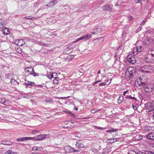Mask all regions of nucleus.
Instances as JSON below:
<instances>
[{"mask_svg":"<svg viewBox=\"0 0 154 154\" xmlns=\"http://www.w3.org/2000/svg\"><path fill=\"white\" fill-rule=\"evenodd\" d=\"M141 0H135V2L136 3H139Z\"/></svg>","mask_w":154,"mask_h":154,"instance_id":"obj_60","label":"nucleus"},{"mask_svg":"<svg viewBox=\"0 0 154 154\" xmlns=\"http://www.w3.org/2000/svg\"><path fill=\"white\" fill-rule=\"evenodd\" d=\"M100 86H105L106 85V83L104 82H102L99 84Z\"/></svg>","mask_w":154,"mask_h":154,"instance_id":"obj_52","label":"nucleus"},{"mask_svg":"<svg viewBox=\"0 0 154 154\" xmlns=\"http://www.w3.org/2000/svg\"><path fill=\"white\" fill-rule=\"evenodd\" d=\"M83 141L81 140H78L76 142L75 146L78 148H84L85 146L83 144Z\"/></svg>","mask_w":154,"mask_h":154,"instance_id":"obj_9","label":"nucleus"},{"mask_svg":"<svg viewBox=\"0 0 154 154\" xmlns=\"http://www.w3.org/2000/svg\"><path fill=\"white\" fill-rule=\"evenodd\" d=\"M2 144L6 145H10L12 144V143L10 141H3Z\"/></svg>","mask_w":154,"mask_h":154,"instance_id":"obj_25","label":"nucleus"},{"mask_svg":"<svg viewBox=\"0 0 154 154\" xmlns=\"http://www.w3.org/2000/svg\"><path fill=\"white\" fill-rule=\"evenodd\" d=\"M5 99L4 98H3L1 99L0 102L1 103L3 104L4 103H5Z\"/></svg>","mask_w":154,"mask_h":154,"instance_id":"obj_48","label":"nucleus"},{"mask_svg":"<svg viewBox=\"0 0 154 154\" xmlns=\"http://www.w3.org/2000/svg\"><path fill=\"white\" fill-rule=\"evenodd\" d=\"M33 138L32 137H23L17 138V142H23L24 140H32Z\"/></svg>","mask_w":154,"mask_h":154,"instance_id":"obj_12","label":"nucleus"},{"mask_svg":"<svg viewBox=\"0 0 154 154\" xmlns=\"http://www.w3.org/2000/svg\"><path fill=\"white\" fill-rule=\"evenodd\" d=\"M93 32H91L93 35L97 34L100 33L101 31V28L100 27H97V28L93 29Z\"/></svg>","mask_w":154,"mask_h":154,"instance_id":"obj_14","label":"nucleus"},{"mask_svg":"<svg viewBox=\"0 0 154 154\" xmlns=\"http://www.w3.org/2000/svg\"><path fill=\"white\" fill-rule=\"evenodd\" d=\"M98 82H99V81H97V82H95L94 83L93 85H96V84Z\"/></svg>","mask_w":154,"mask_h":154,"instance_id":"obj_64","label":"nucleus"},{"mask_svg":"<svg viewBox=\"0 0 154 154\" xmlns=\"http://www.w3.org/2000/svg\"><path fill=\"white\" fill-rule=\"evenodd\" d=\"M26 18L27 19H30L32 20H34L36 19V18L34 17H32L31 16L27 17Z\"/></svg>","mask_w":154,"mask_h":154,"instance_id":"obj_37","label":"nucleus"},{"mask_svg":"<svg viewBox=\"0 0 154 154\" xmlns=\"http://www.w3.org/2000/svg\"><path fill=\"white\" fill-rule=\"evenodd\" d=\"M153 40L152 38H147L146 40L144 42V43L146 45H150V44L153 42Z\"/></svg>","mask_w":154,"mask_h":154,"instance_id":"obj_16","label":"nucleus"},{"mask_svg":"<svg viewBox=\"0 0 154 154\" xmlns=\"http://www.w3.org/2000/svg\"><path fill=\"white\" fill-rule=\"evenodd\" d=\"M79 72L83 73L84 72V70L82 68H80L79 69Z\"/></svg>","mask_w":154,"mask_h":154,"instance_id":"obj_47","label":"nucleus"},{"mask_svg":"<svg viewBox=\"0 0 154 154\" xmlns=\"http://www.w3.org/2000/svg\"><path fill=\"white\" fill-rule=\"evenodd\" d=\"M65 112H67V113H69L70 114H72V116H74V114H73L72 112L70 111H65Z\"/></svg>","mask_w":154,"mask_h":154,"instance_id":"obj_55","label":"nucleus"},{"mask_svg":"<svg viewBox=\"0 0 154 154\" xmlns=\"http://www.w3.org/2000/svg\"><path fill=\"white\" fill-rule=\"evenodd\" d=\"M135 49V48H134L133 51V54L134 55H136L137 54L138 52L137 51L134 50Z\"/></svg>","mask_w":154,"mask_h":154,"instance_id":"obj_43","label":"nucleus"},{"mask_svg":"<svg viewBox=\"0 0 154 154\" xmlns=\"http://www.w3.org/2000/svg\"><path fill=\"white\" fill-rule=\"evenodd\" d=\"M2 32L5 35H8L9 33L10 32L8 28H5L3 29Z\"/></svg>","mask_w":154,"mask_h":154,"instance_id":"obj_21","label":"nucleus"},{"mask_svg":"<svg viewBox=\"0 0 154 154\" xmlns=\"http://www.w3.org/2000/svg\"><path fill=\"white\" fill-rule=\"evenodd\" d=\"M136 137L138 138L137 140H141L143 138V136L139 135H137Z\"/></svg>","mask_w":154,"mask_h":154,"instance_id":"obj_42","label":"nucleus"},{"mask_svg":"<svg viewBox=\"0 0 154 154\" xmlns=\"http://www.w3.org/2000/svg\"><path fill=\"white\" fill-rule=\"evenodd\" d=\"M47 136V134H42L38 135L35 137H32L33 138L32 140H43L44 139L46 138Z\"/></svg>","mask_w":154,"mask_h":154,"instance_id":"obj_6","label":"nucleus"},{"mask_svg":"<svg viewBox=\"0 0 154 154\" xmlns=\"http://www.w3.org/2000/svg\"><path fill=\"white\" fill-rule=\"evenodd\" d=\"M126 98L127 99H132L137 100V99L134 97H132L131 95H128L126 96Z\"/></svg>","mask_w":154,"mask_h":154,"instance_id":"obj_30","label":"nucleus"},{"mask_svg":"<svg viewBox=\"0 0 154 154\" xmlns=\"http://www.w3.org/2000/svg\"><path fill=\"white\" fill-rule=\"evenodd\" d=\"M112 6L109 4H106L103 6L102 9L104 11H112Z\"/></svg>","mask_w":154,"mask_h":154,"instance_id":"obj_11","label":"nucleus"},{"mask_svg":"<svg viewBox=\"0 0 154 154\" xmlns=\"http://www.w3.org/2000/svg\"><path fill=\"white\" fill-rule=\"evenodd\" d=\"M15 145H22L23 144V143H15Z\"/></svg>","mask_w":154,"mask_h":154,"instance_id":"obj_58","label":"nucleus"},{"mask_svg":"<svg viewBox=\"0 0 154 154\" xmlns=\"http://www.w3.org/2000/svg\"><path fill=\"white\" fill-rule=\"evenodd\" d=\"M112 139L113 141V143H114L115 142H116V141H119V140L120 139L119 138H114V139Z\"/></svg>","mask_w":154,"mask_h":154,"instance_id":"obj_50","label":"nucleus"},{"mask_svg":"<svg viewBox=\"0 0 154 154\" xmlns=\"http://www.w3.org/2000/svg\"><path fill=\"white\" fill-rule=\"evenodd\" d=\"M147 138L149 140H154V132L149 134L147 136Z\"/></svg>","mask_w":154,"mask_h":154,"instance_id":"obj_17","label":"nucleus"},{"mask_svg":"<svg viewBox=\"0 0 154 154\" xmlns=\"http://www.w3.org/2000/svg\"><path fill=\"white\" fill-rule=\"evenodd\" d=\"M124 99L123 96H120L119 97L117 100L118 103H120L122 102Z\"/></svg>","mask_w":154,"mask_h":154,"instance_id":"obj_26","label":"nucleus"},{"mask_svg":"<svg viewBox=\"0 0 154 154\" xmlns=\"http://www.w3.org/2000/svg\"><path fill=\"white\" fill-rule=\"evenodd\" d=\"M42 148L41 147L35 146L32 148V150L33 151H41Z\"/></svg>","mask_w":154,"mask_h":154,"instance_id":"obj_24","label":"nucleus"},{"mask_svg":"<svg viewBox=\"0 0 154 154\" xmlns=\"http://www.w3.org/2000/svg\"><path fill=\"white\" fill-rule=\"evenodd\" d=\"M16 50L17 52L19 54H21L22 52L21 48H16Z\"/></svg>","mask_w":154,"mask_h":154,"instance_id":"obj_33","label":"nucleus"},{"mask_svg":"<svg viewBox=\"0 0 154 154\" xmlns=\"http://www.w3.org/2000/svg\"><path fill=\"white\" fill-rule=\"evenodd\" d=\"M35 84L34 82H31L30 81H28L27 82L24 83L23 85L26 86V87H30V86H32L33 85Z\"/></svg>","mask_w":154,"mask_h":154,"instance_id":"obj_18","label":"nucleus"},{"mask_svg":"<svg viewBox=\"0 0 154 154\" xmlns=\"http://www.w3.org/2000/svg\"><path fill=\"white\" fill-rule=\"evenodd\" d=\"M96 40H97L99 42L101 43L103 41V40H104V38L103 37H102L100 38H99Z\"/></svg>","mask_w":154,"mask_h":154,"instance_id":"obj_36","label":"nucleus"},{"mask_svg":"<svg viewBox=\"0 0 154 154\" xmlns=\"http://www.w3.org/2000/svg\"><path fill=\"white\" fill-rule=\"evenodd\" d=\"M56 78H55V79L53 80V82L54 84H57L58 83V81L56 79Z\"/></svg>","mask_w":154,"mask_h":154,"instance_id":"obj_46","label":"nucleus"},{"mask_svg":"<svg viewBox=\"0 0 154 154\" xmlns=\"http://www.w3.org/2000/svg\"><path fill=\"white\" fill-rule=\"evenodd\" d=\"M80 151V150H79V149H78V150H75V149H74V152H79Z\"/></svg>","mask_w":154,"mask_h":154,"instance_id":"obj_61","label":"nucleus"},{"mask_svg":"<svg viewBox=\"0 0 154 154\" xmlns=\"http://www.w3.org/2000/svg\"><path fill=\"white\" fill-rule=\"evenodd\" d=\"M24 70L26 72H27L28 74L31 75L32 72L34 71V69L32 67H29L26 68Z\"/></svg>","mask_w":154,"mask_h":154,"instance_id":"obj_15","label":"nucleus"},{"mask_svg":"<svg viewBox=\"0 0 154 154\" xmlns=\"http://www.w3.org/2000/svg\"><path fill=\"white\" fill-rule=\"evenodd\" d=\"M40 131L37 130L35 129L32 131V133L33 134L38 133Z\"/></svg>","mask_w":154,"mask_h":154,"instance_id":"obj_41","label":"nucleus"},{"mask_svg":"<svg viewBox=\"0 0 154 154\" xmlns=\"http://www.w3.org/2000/svg\"><path fill=\"white\" fill-rule=\"evenodd\" d=\"M146 20H147L146 19L144 18L143 20L142 21V22L141 23V24L142 25H144V24H145V23L146 22Z\"/></svg>","mask_w":154,"mask_h":154,"instance_id":"obj_45","label":"nucleus"},{"mask_svg":"<svg viewBox=\"0 0 154 154\" xmlns=\"http://www.w3.org/2000/svg\"><path fill=\"white\" fill-rule=\"evenodd\" d=\"M90 118V117L87 116L86 117H84V118H82V119H89Z\"/></svg>","mask_w":154,"mask_h":154,"instance_id":"obj_63","label":"nucleus"},{"mask_svg":"<svg viewBox=\"0 0 154 154\" xmlns=\"http://www.w3.org/2000/svg\"><path fill=\"white\" fill-rule=\"evenodd\" d=\"M45 101L47 103H51L53 102V100L51 99H47L45 100Z\"/></svg>","mask_w":154,"mask_h":154,"instance_id":"obj_39","label":"nucleus"},{"mask_svg":"<svg viewBox=\"0 0 154 154\" xmlns=\"http://www.w3.org/2000/svg\"><path fill=\"white\" fill-rule=\"evenodd\" d=\"M3 104L5 105H8V101L5 99V103H4Z\"/></svg>","mask_w":154,"mask_h":154,"instance_id":"obj_54","label":"nucleus"},{"mask_svg":"<svg viewBox=\"0 0 154 154\" xmlns=\"http://www.w3.org/2000/svg\"><path fill=\"white\" fill-rule=\"evenodd\" d=\"M15 42L18 46H22L25 44V41L23 39H21L16 40Z\"/></svg>","mask_w":154,"mask_h":154,"instance_id":"obj_10","label":"nucleus"},{"mask_svg":"<svg viewBox=\"0 0 154 154\" xmlns=\"http://www.w3.org/2000/svg\"><path fill=\"white\" fill-rule=\"evenodd\" d=\"M146 82V77L143 75H140L136 80L135 85L137 87H144Z\"/></svg>","mask_w":154,"mask_h":154,"instance_id":"obj_1","label":"nucleus"},{"mask_svg":"<svg viewBox=\"0 0 154 154\" xmlns=\"http://www.w3.org/2000/svg\"><path fill=\"white\" fill-rule=\"evenodd\" d=\"M11 150H8L6 151L5 153V154H11Z\"/></svg>","mask_w":154,"mask_h":154,"instance_id":"obj_51","label":"nucleus"},{"mask_svg":"<svg viewBox=\"0 0 154 154\" xmlns=\"http://www.w3.org/2000/svg\"><path fill=\"white\" fill-rule=\"evenodd\" d=\"M133 17L132 16H130L128 17V19L129 21H131L133 19Z\"/></svg>","mask_w":154,"mask_h":154,"instance_id":"obj_53","label":"nucleus"},{"mask_svg":"<svg viewBox=\"0 0 154 154\" xmlns=\"http://www.w3.org/2000/svg\"><path fill=\"white\" fill-rule=\"evenodd\" d=\"M147 54L154 60V50L153 48H149L148 49Z\"/></svg>","mask_w":154,"mask_h":154,"instance_id":"obj_8","label":"nucleus"},{"mask_svg":"<svg viewBox=\"0 0 154 154\" xmlns=\"http://www.w3.org/2000/svg\"><path fill=\"white\" fill-rule=\"evenodd\" d=\"M94 127L96 129L101 130L105 129L106 128H102L101 127H98L97 126H94Z\"/></svg>","mask_w":154,"mask_h":154,"instance_id":"obj_38","label":"nucleus"},{"mask_svg":"<svg viewBox=\"0 0 154 154\" xmlns=\"http://www.w3.org/2000/svg\"><path fill=\"white\" fill-rule=\"evenodd\" d=\"M144 87V91L146 92H151L154 91V84H146Z\"/></svg>","mask_w":154,"mask_h":154,"instance_id":"obj_3","label":"nucleus"},{"mask_svg":"<svg viewBox=\"0 0 154 154\" xmlns=\"http://www.w3.org/2000/svg\"><path fill=\"white\" fill-rule=\"evenodd\" d=\"M121 0H119L115 4V6H119L121 5Z\"/></svg>","mask_w":154,"mask_h":154,"instance_id":"obj_31","label":"nucleus"},{"mask_svg":"<svg viewBox=\"0 0 154 154\" xmlns=\"http://www.w3.org/2000/svg\"><path fill=\"white\" fill-rule=\"evenodd\" d=\"M10 82L11 85H19V82H17V81L14 79H11V80Z\"/></svg>","mask_w":154,"mask_h":154,"instance_id":"obj_22","label":"nucleus"},{"mask_svg":"<svg viewBox=\"0 0 154 154\" xmlns=\"http://www.w3.org/2000/svg\"><path fill=\"white\" fill-rule=\"evenodd\" d=\"M11 152H10L11 154H17V152H13L11 150Z\"/></svg>","mask_w":154,"mask_h":154,"instance_id":"obj_56","label":"nucleus"},{"mask_svg":"<svg viewBox=\"0 0 154 154\" xmlns=\"http://www.w3.org/2000/svg\"><path fill=\"white\" fill-rule=\"evenodd\" d=\"M127 60L130 63L134 64L136 63V59L132 55H128L127 57Z\"/></svg>","mask_w":154,"mask_h":154,"instance_id":"obj_7","label":"nucleus"},{"mask_svg":"<svg viewBox=\"0 0 154 154\" xmlns=\"http://www.w3.org/2000/svg\"><path fill=\"white\" fill-rule=\"evenodd\" d=\"M106 142L107 143H113V141L112 139H108V140H107Z\"/></svg>","mask_w":154,"mask_h":154,"instance_id":"obj_44","label":"nucleus"},{"mask_svg":"<svg viewBox=\"0 0 154 154\" xmlns=\"http://www.w3.org/2000/svg\"><path fill=\"white\" fill-rule=\"evenodd\" d=\"M144 61L146 63H151L153 62L154 60L151 58H149V57H147L144 59Z\"/></svg>","mask_w":154,"mask_h":154,"instance_id":"obj_19","label":"nucleus"},{"mask_svg":"<svg viewBox=\"0 0 154 154\" xmlns=\"http://www.w3.org/2000/svg\"><path fill=\"white\" fill-rule=\"evenodd\" d=\"M31 75H33L34 76H39V74L38 73H36L34 72H32Z\"/></svg>","mask_w":154,"mask_h":154,"instance_id":"obj_35","label":"nucleus"},{"mask_svg":"<svg viewBox=\"0 0 154 154\" xmlns=\"http://www.w3.org/2000/svg\"><path fill=\"white\" fill-rule=\"evenodd\" d=\"M136 68L135 67L130 66L127 69L125 77L127 79L132 78L136 74Z\"/></svg>","mask_w":154,"mask_h":154,"instance_id":"obj_2","label":"nucleus"},{"mask_svg":"<svg viewBox=\"0 0 154 154\" xmlns=\"http://www.w3.org/2000/svg\"><path fill=\"white\" fill-rule=\"evenodd\" d=\"M57 3V1L56 0H54L50 2L49 3V5H47V6H49V7H51L55 5Z\"/></svg>","mask_w":154,"mask_h":154,"instance_id":"obj_20","label":"nucleus"},{"mask_svg":"<svg viewBox=\"0 0 154 154\" xmlns=\"http://www.w3.org/2000/svg\"><path fill=\"white\" fill-rule=\"evenodd\" d=\"M132 107H133V109L134 110H135L137 109V107H136V106H135L134 105H133Z\"/></svg>","mask_w":154,"mask_h":154,"instance_id":"obj_57","label":"nucleus"},{"mask_svg":"<svg viewBox=\"0 0 154 154\" xmlns=\"http://www.w3.org/2000/svg\"><path fill=\"white\" fill-rule=\"evenodd\" d=\"M74 57L73 56H69L68 57V58L69 59V61L71 60Z\"/></svg>","mask_w":154,"mask_h":154,"instance_id":"obj_49","label":"nucleus"},{"mask_svg":"<svg viewBox=\"0 0 154 154\" xmlns=\"http://www.w3.org/2000/svg\"><path fill=\"white\" fill-rule=\"evenodd\" d=\"M5 25V24L3 20L1 19H0V29L2 28L3 26Z\"/></svg>","mask_w":154,"mask_h":154,"instance_id":"obj_28","label":"nucleus"},{"mask_svg":"<svg viewBox=\"0 0 154 154\" xmlns=\"http://www.w3.org/2000/svg\"><path fill=\"white\" fill-rule=\"evenodd\" d=\"M64 150L68 152H74V148L70 146H66L64 147Z\"/></svg>","mask_w":154,"mask_h":154,"instance_id":"obj_13","label":"nucleus"},{"mask_svg":"<svg viewBox=\"0 0 154 154\" xmlns=\"http://www.w3.org/2000/svg\"><path fill=\"white\" fill-rule=\"evenodd\" d=\"M47 77L50 79H51L53 77V74L52 73L48 74L47 75Z\"/></svg>","mask_w":154,"mask_h":154,"instance_id":"obj_40","label":"nucleus"},{"mask_svg":"<svg viewBox=\"0 0 154 154\" xmlns=\"http://www.w3.org/2000/svg\"><path fill=\"white\" fill-rule=\"evenodd\" d=\"M117 131H118V130L116 129H112L106 131V132L112 133V132H116Z\"/></svg>","mask_w":154,"mask_h":154,"instance_id":"obj_29","label":"nucleus"},{"mask_svg":"<svg viewBox=\"0 0 154 154\" xmlns=\"http://www.w3.org/2000/svg\"><path fill=\"white\" fill-rule=\"evenodd\" d=\"M127 92H128V91H125L123 92V95L124 96H125L126 94L127 93Z\"/></svg>","mask_w":154,"mask_h":154,"instance_id":"obj_59","label":"nucleus"},{"mask_svg":"<svg viewBox=\"0 0 154 154\" xmlns=\"http://www.w3.org/2000/svg\"><path fill=\"white\" fill-rule=\"evenodd\" d=\"M110 149L108 148H104L103 149L102 154H106L108 153L110 151Z\"/></svg>","mask_w":154,"mask_h":154,"instance_id":"obj_27","label":"nucleus"},{"mask_svg":"<svg viewBox=\"0 0 154 154\" xmlns=\"http://www.w3.org/2000/svg\"><path fill=\"white\" fill-rule=\"evenodd\" d=\"M152 69V67L149 66H144L141 67L140 71L144 74L149 73Z\"/></svg>","mask_w":154,"mask_h":154,"instance_id":"obj_4","label":"nucleus"},{"mask_svg":"<svg viewBox=\"0 0 154 154\" xmlns=\"http://www.w3.org/2000/svg\"><path fill=\"white\" fill-rule=\"evenodd\" d=\"M101 110V109H98L97 110H96L95 109H93L91 110V112L92 113H94L97 112H99Z\"/></svg>","mask_w":154,"mask_h":154,"instance_id":"obj_34","label":"nucleus"},{"mask_svg":"<svg viewBox=\"0 0 154 154\" xmlns=\"http://www.w3.org/2000/svg\"><path fill=\"white\" fill-rule=\"evenodd\" d=\"M91 38V35L90 34H87L86 35H84L80 37V38L76 39L75 41L74 42H78L79 41L85 39H88Z\"/></svg>","mask_w":154,"mask_h":154,"instance_id":"obj_5","label":"nucleus"},{"mask_svg":"<svg viewBox=\"0 0 154 154\" xmlns=\"http://www.w3.org/2000/svg\"><path fill=\"white\" fill-rule=\"evenodd\" d=\"M142 49H143V48L142 46H138L137 47H135L134 50L137 51L138 52H139L141 51Z\"/></svg>","mask_w":154,"mask_h":154,"instance_id":"obj_23","label":"nucleus"},{"mask_svg":"<svg viewBox=\"0 0 154 154\" xmlns=\"http://www.w3.org/2000/svg\"><path fill=\"white\" fill-rule=\"evenodd\" d=\"M151 106L154 108V101H153L151 103Z\"/></svg>","mask_w":154,"mask_h":154,"instance_id":"obj_62","label":"nucleus"},{"mask_svg":"<svg viewBox=\"0 0 154 154\" xmlns=\"http://www.w3.org/2000/svg\"><path fill=\"white\" fill-rule=\"evenodd\" d=\"M151 151H146L145 152H140L139 154H151Z\"/></svg>","mask_w":154,"mask_h":154,"instance_id":"obj_32","label":"nucleus"}]
</instances>
